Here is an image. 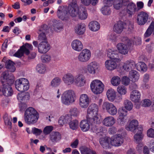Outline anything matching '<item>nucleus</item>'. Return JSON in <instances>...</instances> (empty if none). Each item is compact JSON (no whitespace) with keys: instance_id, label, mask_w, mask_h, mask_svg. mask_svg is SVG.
<instances>
[{"instance_id":"nucleus-1","label":"nucleus","mask_w":154,"mask_h":154,"mask_svg":"<svg viewBox=\"0 0 154 154\" xmlns=\"http://www.w3.org/2000/svg\"><path fill=\"white\" fill-rule=\"evenodd\" d=\"M68 11L70 15L74 17L77 15L81 20H85L88 17V14L85 8H82L79 9L76 0H73L68 7Z\"/></svg>"},{"instance_id":"nucleus-2","label":"nucleus","mask_w":154,"mask_h":154,"mask_svg":"<svg viewBox=\"0 0 154 154\" xmlns=\"http://www.w3.org/2000/svg\"><path fill=\"white\" fill-rule=\"evenodd\" d=\"M98 107L96 104L92 103L89 106L87 109V119L91 125L96 126L100 122L98 116Z\"/></svg>"},{"instance_id":"nucleus-3","label":"nucleus","mask_w":154,"mask_h":154,"mask_svg":"<svg viewBox=\"0 0 154 154\" xmlns=\"http://www.w3.org/2000/svg\"><path fill=\"white\" fill-rule=\"evenodd\" d=\"M24 117L25 123L30 125L37 122L39 118V114L34 108L30 107L26 109Z\"/></svg>"},{"instance_id":"nucleus-4","label":"nucleus","mask_w":154,"mask_h":154,"mask_svg":"<svg viewBox=\"0 0 154 154\" xmlns=\"http://www.w3.org/2000/svg\"><path fill=\"white\" fill-rule=\"evenodd\" d=\"M76 97L75 93L73 90L72 89L66 90L62 94V102L65 105H69L75 101Z\"/></svg>"},{"instance_id":"nucleus-5","label":"nucleus","mask_w":154,"mask_h":154,"mask_svg":"<svg viewBox=\"0 0 154 154\" xmlns=\"http://www.w3.org/2000/svg\"><path fill=\"white\" fill-rule=\"evenodd\" d=\"M122 41L125 43H120L118 44L116 47L119 53L123 55L127 54L128 52L129 48L132 42L127 38H124Z\"/></svg>"},{"instance_id":"nucleus-6","label":"nucleus","mask_w":154,"mask_h":154,"mask_svg":"<svg viewBox=\"0 0 154 154\" xmlns=\"http://www.w3.org/2000/svg\"><path fill=\"white\" fill-rule=\"evenodd\" d=\"M16 89L20 92L27 91L29 88V83L27 79L22 78L17 79L15 82Z\"/></svg>"},{"instance_id":"nucleus-7","label":"nucleus","mask_w":154,"mask_h":154,"mask_svg":"<svg viewBox=\"0 0 154 154\" xmlns=\"http://www.w3.org/2000/svg\"><path fill=\"white\" fill-rule=\"evenodd\" d=\"M90 87L92 92L97 94L102 92L104 89V85L100 80L95 79L91 83Z\"/></svg>"},{"instance_id":"nucleus-8","label":"nucleus","mask_w":154,"mask_h":154,"mask_svg":"<svg viewBox=\"0 0 154 154\" xmlns=\"http://www.w3.org/2000/svg\"><path fill=\"white\" fill-rule=\"evenodd\" d=\"M77 56L79 61L82 63L88 62L91 56V52L89 50L85 48L82 50Z\"/></svg>"},{"instance_id":"nucleus-9","label":"nucleus","mask_w":154,"mask_h":154,"mask_svg":"<svg viewBox=\"0 0 154 154\" xmlns=\"http://www.w3.org/2000/svg\"><path fill=\"white\" fill-rule=\"evenodd\" d=\"M103 109L111 116L116 115L117 109L116 106L112 103L104 102L102 105Z\"/></svg>"},{"instance_id":"nucleus-10","label":"nucleus","mask_w":154,"mask_h":154,"mask_svg":"<svg viewBox=\"0 0 154 154\" xmlns=\"http://www.w3.org/2000/svg\"><path fill=\"white\" fill-rule=\"evenodd\" d=\"M32 46L31 45L26 43L24 45L22 46L20 49L14 55L18 57H20L23 56L24 53L28 55L29 53V50H32Z\"/></svg>"},{"instance_id":"nucleus-11","label":"nucleus","mask_w":154,"mask_h":154,"mask_svg":"<svg viewBox=\"0 0 154 154\" xmlns=\"http://www.w3.org/2000/svg\"><path fill=\"white\" fill-rule=\"evenodd\" d=\"M149 15L148 14L143 11L139 12L137 15L136 22L140 26L144 25L147 21Z\"/></svg>"},{"instance_id":"nucleus-12","label":"nucleus","mask_w":154,"mask_h":154,"mask_svg":"<svg viewBox=\"0 0 154 154\" xmlns=\"http://www.w3.org/2000/svg\"><path fill=\"white\" fill-rule=\"evenodd\" d=\"M1 82L2 84H12L14 82V77L12 74H9L7 71L3 72L1 77Z\"/></svg>"},{"instance_id":"nucleus-13","label":"nucleus","mask_w":154,"mask_h":154,"mask_svg":"<svg viewBox=\"0 0 154 154\" xmlns=\"http://www.w3.org/2000/svg\"><path fill=\"white\" fill-rule=\"evenodd\" d=\"M123 142V139L121 135L117 134L112 136L110 138V143L115 146H120Z\"/></svg>"},{"instance_id":"nucleus-14","label":"nucleus","mask_w":154,"mask_h":154,"mask_svg":"<svg viewBox=\"0 0 154 154\" xmlns=\"http://www.w3.org/2000/svg\"><path fill=\"white\" fill-rule=\"evenodd\" d=\"M40 41L42 42L39 44L38 46V51L41 53H45L50 49L49 44L47 41L46 39Z\"/></svg>"},{"instance_id":"nucleus-15","label":"nucleus","mask_w":154,"mask_h":154,"mask_svg":"<svg viewBox=\"0 0 154 154\" xmlns=\"http://www.w3.org/2000/svg\"><path fill=\"white\" fill-rule=\"evenodd\" d=\"M138 126V122L136 119H133L130 121L128 125L125 126V128L128 131H130L133 132H134L136 130L140 129V127H142L140 126Z\"/></svg>"},{"instance_id":"nucleus-16","label":"nucleus","mask_w":154,"mask_h":154,"mask_svg":"<svg viewBox=\"0 0 154 154\" xmlns=\"http://www.w3.org/2000/svg\"><path fill=\"white\" fill-rule=\"evenodd\" d=\"M75 78L73 74L68 73L64 75L62 78V80L66 85L69 86L74 83Z\"/></svg>"},{"instance_id":"nucleus-17","label":"nucleus","mask_w":154,"mask_h":154,"mask_svg":"<svg viewBox=\"0 0 154 154\" xmlns=\"http://www.w3.org/2000/svg\"><path fill=\"white\" fill-rule=\"evenodd\" d=\"M90 103V99L88 95L85 94H81L79 97V105L82 108H86Z\"/></svg>"},{"instance_id":"nucleus-18","label":"nucleus","mask_w":154,"mask_h":154,"mask_svg":"<svg viewBox=\"0 0 154 154\" xmlns=\"http://www.w3.org/2000/svg\"><path fill=\"white\" fill-rule=\"evenodd\" d=\"M99 64L96 62H92L87 66V70L90 74H95L99 68Z\"/></svg>"},{"instance_id":"nucleus-19","label":"nucleus","mask_w":154,"mask_h":154,"mask_svg":"<svg viewBox=\"0 0 154 154\" xmlns=\"http://www.w3.org/2000/svg\"><path fill=\"white\" fill-rule=\"evenodd\" d=\"M72 48L74 51L80 52L83 50L84 48L82 42L79 39H76L73 40L71 44Z\"/></svg>"},{"instance_id":"nucleus-20","label":"nucleus","mask_w":154,"mask_h":154,"mask_svg":"<svg viewBox=\"0 0 154 154\" xmlns=\"http://www.w3.org/2000/svg\"><path fill=\"white\" fill-rule=\"evenodd\" d=\"M75 84L80 87L84 86L86 83L85 77L82 74H79L75 78Z\"/></svg>"},{"instance_id":"nucleus-21","label":"nucleus","mask_w":154,"mask_h":154,"mask_svg":"<svg viewBox=\"0 0 154 154\" xmlns=\"http://www.w3.org/2000/svg\"><path fill=\"white\" fill-rule=\"evenodd\" d=\"M136 66L135 62L132 60H129L126 61L122 67L123 69L127 72H129L134 69Z\"/></svg>"},{"instance_id":"nucleus-22","label":"nucleus","mask_w":154,"mask_h":154,"mask_svg":"<svg viewBox=\"0 0 154 154\" xmlns=\"http://www.w3.org/2000/svg\"><path fill=\"white\" fill-rule=\"evenodd\" d=\"M48 29V26L46 24H43L41 26L38 32L39 35L38 38L39 40H42L46 39L45 33Z\"/></svg>"},{"instance_id":"nucleus-23","label":"nucleus","mask_w":154,"mask_h":154,"mask_svg":"<svg viewBox=\"0 0 154 154\" xmlns=\"http://www.w3.org/2000/svg\"><path fill=\"white\" fill-rule=\"evenodd\" d=\"M116 123V120L112 116H108L103 119L102 123L103 125L107 127L113 126Z\"/></svg>"},{"instance_id":"nucleus-24","label":"nucleus","mask_w":154,"mask_h":154,"mask_svg":"<svg viewBox=\"0 0 154 154\" xmlns=\"http://www.w3.org/2000/svg\"><path fill=\"white\" fill-rule=\"evenodd\" d=\"M107 54L108 57L110 59L115 60V61H120L119 53L117 50L109 49L107 51Z\"/></svg>"},{"instance_id":"nucleus-25","label":"nucleus","mask_w":154,"mask_h":154,"mask_svg":"<svg viewBox=\"0 0 154 154\" xmlns=\"http://www.w3.org/2000/svg\"><path fill=\"white\" fill-rule=\"evenodd\" d=\"M119 61H115L112 59L106 60L105 63V66L107 69L112 70L116 68L117 66V63Z\"/></svg>"},{"instance_id":"nucleus-26","label":"nucleus","mask_w":154,"mask_h":154,"mask_svg":"<svg viewBox=\"0 0 154 154\" xmlns=\"http://www.w3.org/2000/svg\"><path fill=\"white\" fill-rule=\"evenodd\" d=\"M140 92L137 90H134L131 93L130 99L132 101L135 103L138 102L140 100Z\"/></svg>"},{"instance_id":"nucleus-27","label":"nucleus","mask_w":154,"mask_h":154,"mask_svg":"<svg viewBox=\"0 0 154 154\" xmlns=\"http://www.w3.org/2000/svg\"><path fill=\"white\" fill-rule=\"evenodd\" d=\"M11 85L7 83L3 84L4 95L9 97L11 96L13 94V91L11 86Z\"/></svg>"},{"instance_id":"nucleus-28","label":"nucleus","mask_w":154,"mask_h":154,"mask_svg":"<svg viewBox=\"0 0 154 154\" xmlns=\"http://www.w3.org/2000/svg\"><path fill=\"white\" fill-rule=\"evenodd\" d=\"M67 11L66 8L60 7L59 8L57 11L58 17L62 20H66L67 17Z\"/></svg>"},{"instance_id":"nucleus-29","label":"nucleus","mask_w":154,"mask_h":154,"mask_svg":"<svg viewBox=\"0 0 154 154\" xmlns=\"http://www.w3.org/2000/svg\"><path fill=\"white\" fill-rule=\"evenodd\" d=\"M61 138L60 134L57 132H53L50 134L49 140L52 143H57L60 140Z\"/></svg>"},{"instance_id":"nucleus-30","label":"nucleus","mask_w":154,"mask_h":154,"mask_svg":"<svg viewBox=\"0 0 154 154\" xmlns=\"http://www.w3.org/2000/svg\"><path fill=\"white\" fill-rule=\"evenodd\" d=\"M17 98L20 102L24 103L29 100L30 95L28 92L20 93L18 94Z\"/></svg>"},{"instance_id":"nucleus-31","label":"nucleus","mask_w":154,"mask_h":154,"mask_svg":"<svg viewBox=\"0 0 154 154\" xmlns=\"http://www.w3.org/2000/svg\"><path fill=\"white\" fill-rule=\"evenodd\" d=\"M110 138L105 137H104L100 138L99 140L101 146L105 149L109 148V142Z\"/></svg>"},{"instance_id":"nucleus-32","label":"nucleus","mask_w":154,"mask_h":154,"mask_svg":"<svg viewBox=\"0 0 154 154\" xmlns=\"http://www.w3.org/2000/svg\"><path fill=\"white\" fill-rule=\"evenodd\" d=\"M137 8L136 5L132 2H130L127 8V12L130 15H132L137 11Z\"/></svg>"},{"instance_id":"nucleus-33","label":"nucleus","mask_w":154,"mask_h":154,"mask_svg":"<svg viewBox=\"0 0 154 154\" xmlns=\"http://www.w3.org/2000/svg\"><path fill=\"white\" fill-rule=\"evenodd\" d=\"M129 77L133 82H137L139 79L140 75L139 72L135 70H131L129 73Z\"/></svg>"},{"instance_id":"nucleus-34","label":"nucleus","mask_w":154,"mask_h":154,"mask_svg":"<svg viewBox=\"0 0 154 154\" xmlns=\"http://www.w3.org/2000/svg\"><path fill=\"white\" fill-rule=\"evenodd\" d=\"M85 25L83 23L77 24L75 28V32L78 34L83 35L85 31Z\"/></svg>"},{"instance_id":"nucleus-35","label":"nucleus","mask_w":154,"mask_h":154,"mask_svg":"<svg viewBox=\"0 0 154 154\" xmlns=\"http://www.w3.org/2000/svg\"><path fill=\"white\" fill-rule=\"evenodd\" d=\"M106 95L108 100L111 102L114 101L116 98V92L114 89L110 88L107 90Z\"/></svg>"},{"instance_id":"nucleus-36","label":"nucleus","mask_w":154,"mask_h":154,"mask_svg":"<svg viewBox=\"0 0 154 154\" xmlns=\"http://www.w3.org/2000/svg\"><path fill=\"white\" fill-rule=\"evenodd\" d=\"M143 128L140 127V129H139L138 132H137L134 136V141L137 143H138L143 139V135L142 133Z\"/></svg>"},{"instance_id":"nucleus-37","label":"nucleus","mask_w":154,"mask_h":154,"mask_svg":"<svg viewBox=\"0 0 154 154\" xmlns=\"http://www.w3.org/2000/svg\"><path fill=\"white\" fill-rule=\"evenodd\" d=\"M89 29L93 31H96L98 30L100 28V25L96 21H92L90 22L88 25Z\"/></svg>"},{"instance_id":"nucleus-38","label":"nucleus","mask_w":154,"mask_h":154,"mask_svg":"<svg viewBox=\"0 0 154 154\" xmlns=\"http://www.w3.org/2000/svg\"><path fill=\"white\" fill-rule=\"evenodd\" d=\"M52 26L54 30L58 32L63 29L62 23L55 20L53 21Z\"/></svg>"},{"instance_id":"nucleus-39","label":"nucleus","mask_w":154,"mask_h":154,"mask_svg":"<svg viewBox=\"0 0 154 154\" xmlns=\"http://www.w3.org/2000/svg\"><path fill=\"white\" fill-rule=\"evenodd\" d=\"M123 29V25L121 21H119L116 23L113 28L114 32L118 33H120L122 32Z\"/></svg>"},{"instance_id":"nucleus-40","label":"nucleus","mask_w":154,"mask_h":154,"mask_svg":"<svg viewBox=\"0 0 154 154\" xmlns=\"http://www.w3.org/2000/svg\"><path fill=\"white\" fill-rule=\"evenodd\" d=\"M89 121L86 120H82L80 123V126L82 131L85 132L88 131L90 128Z\"/></svg>"},{"instance_id":"nucleus-41","label":"nucleus","mask_w":154,"mask_h":154,"mask_svg":"<svg viewBox=\"0 0 154 154\" xmlns=\"http://www.w3.org/2000/svg\"><path fill=\"white\" fill-rule=\"evenodd\" d=\"M135 67L137 70L140 71L145 72L147 69L146 65L144 63L142 62H139L136 64Z\"/></svg>"},{"instance_id":"nucleus-42","label":"nucleus","mask_w":154,"mask_h":154,"mask_svg":"<svg viewBox=\"0 0 154 154\" xmlns=\"http://www.w3.org/2000/svg\"><path fill=\"white\" fill-rule=\"evenodd\" d=\"M5 66L6 68L8 69L11 72H13L16 69L14 63L10 60H8L6 61Z\"/></svg>"},{"instance_id":"nucleus-43","label":"nucleus","mask_w":154,"mask_h":154,"mask_svg":"<svg viewBox=\"0 0 154 154\" xmlns=\"http://www.w3.org/2000/svg\"><path fill=\"white\" fill-rule=\"evenodd\" d=\"M80 149L82 154H97L94 151L85 146L81 147Z\"/></svg>"},{"instance_id":"nucleus-44","label":"nucleus","mask_w":154,"mask_h":154,"mask_svg":"<svg viewBox=\"0 0 154 154\" xmlns=\"http://www.w3.org/2000/svg\"><path fill=\"white\" fill-rule=\"evenodd\" d=\"M5 123L6 125L9 127V128L11 129L12 127L11 126V117L7 113L4 114L3 117Z\"/></svg>"},{"instance_id":"nucleus-45","label":"nucleus","mask_w":154,"mask_h":154,"mask_svg":"<svg viewBox=\"0 0 154 154\" xmlns=\"http://www.w3.org/2000/svg\"><path fill=\"white\" fill-rule=\"evenodd\" d=\"M123 0H114L112 2L114 8L116 10H119L123 6Z\"/></svg>"},{"instance_id":"nucleus-46","label":"nucleus","mask_w":154,"mask_h":154,"mask_svg":"<svg viewBox=\"0 0 154 154\" xmlns=\"http://www.w3.org/2000/svg\"><path fill=\"white\" fill-rule=\"evenodd\" d=\"M61 82V79L60 78L56 77L52 80L51 82L50 85L53 87H56L58 86Z\"/></svg>"},{"instance_id":"nucleus-47","label":"nucleus","mask_w":154,"mask_h":154,"mask_svg":"<svg viewBox=\"0 0 154 154\" xmlns=\"http://www.w3.org/2000/svg\"><path fill=\"white\" fill-rule=\"evenodd\" d=\"M69 124L70 128L72 130L77 129L79 127V122L76 120L71 121Z\"/></svg>"},{"instance_id":"nucleus-48","label":"nucleus","mask_w":154,"mask_h":154,"mask_svg":"<svg viewBox=\"0 0 154 154\" xmlns=\"http://www.w3.org/2000/svg\"><path fill=\"white\" fill-rule=\"evenodd\" d=\"M124 106L125 109L128 110H131L133 107V104L131 102L128 100H126L124 102Z\"/></svg>"},{"instance_id":"nucleus-49","label":"nucleus","mask_w":154,"mask_h":154,"mask_svg":"<svg viewBox=\"0 0 154 154\" xmlns=\"http://www.w3.org/2000/svg\"><path fill=\"white\" fill-rule=\"evenodd\" d=\"M104 6L102 8L101 11L102 13L104 15H109L111 14V11L109 7L107 5H104Z\"/></svg>"},{"instance_id":"nucleus-50","label":"nucleus","mask_w":154,"mask_h":154,"mask_svg":"<svg viewBox=\"0 0 154 154\" xmlns=\"http://www.w3.org/2000/svg\"><path fill=\"white\" fill-rule=\"evenodd\" d=\"M118 92L121 95H125L127 92V89L123 85H119L117 89Z\"/></svg>"},{"instance_id":"nucleus-51","label":"nucleus","mask_w":154,"mask_h":154,"mask_svg":"<svg viewBox=\"0 0 154 154\" xmlns=\"http://www.w3.org/2000/svg\"><path fill=\"white\" fill-rule=\"evenodd\" d=\"M121 79L118 76L113 77L111 80L112 84L114 86H117L120 83Z\"/></svg>"},{"instance_id":"nucleus-52","label":"nucleus","mask_w":154,"mask_h":154,"mask_svg":"<svg viewBox=\"0 0 154 154\" xmlns=\"http://www.w3.org/2000/svg\"><path fill=\"white\" fill-rule=\"evenodd\" d=\"M36 69L39 73L41 74L44 73L46 70L45 66L42 64L38 65Z\"/></svg>"},{"instance_id":"nucleus-53","label":"nucleus","mask_w":154,"mask_h":154,"mask_svg":"<svg viewBox=\"0 0 154 154\" xmlns=\"http://www.w3.org/2000/svg\"><path fill=\"white\" fill-rule=\"evenodd\" d=\"M53 127L51 126H48L45 128L43 132L45 135L49 134L53 130Z\"/></svg>"},{"instance_id":"nucleus-54","label":"nucleus","mask_w":154,"mask_h":154,"mask_svg":"<svg viewBox=\"0 0 154 154\" xmlns=\"http://www.w3.org/2000/svg\"><path fill=\"white\" fill-rule=\"evenodd\" d=\"M125 116H119L117 119L118 124L121 125H123L126 122V119H125Z\"/></svg>"},{"instance_id":"nucleus-55","label":"nucleus","mask_w":154,"mask_h":154,"mask_svg":"<svg viewBox=\"0 0 154 154\" xmlns=\"http://www.w3.org/2000/svg\"><path fill=\"white\" fill-rule=\"evenodd\" d=\"M129 77L126 76H123L122 79V84L125 86L128 85L130 83V79Z\"/></svg>"},{"instance_id":"nucleus-56","label":"nucleus","mask_w":154,"mask_h":154,"mask_svg":"<svg viewBox=\"0 0 154 154\" xmlns=\"http://www.w3.org/2000/svg\"><path fill=\"white\" fill-rule=\"evenodd\" d=\"M127 111L123 107L120 108L118 110L119 116H125L127 114Z\"/></svg>"},{"instance_id":"nucleus-57","label":"nucleus","mask_w":154,"mask_h":154,"mask_svg":"<svg viewBox=\"0 0 154 154\" xmlns=\"http://www.w3.org/2000/svg\"><path fill=\"white\" fill-rule=\"evenodd\" d=\"M41 59L43 62H47L51 60V57L47 55H44L42 56Z\"/></svg>"},{"instance_id":"nucleus-58","label":"nucleus","mask_w":154,"mask_h":154,"mask_svg":"<svg viewBox=\"0 0 154 154\" xmlns=\"http://www.w3.org/2000/svg\"><path fill=\"white\" fill-rule=\"evenodd\" d=\"M151 102L149 100L145 99L143 101L142 106L145 107H148L151 105Z\"/></svg>"},{"instance_id":"nucleus-59","label":"nucleus","mask_w":154,"mask_h":154,"mask_svg":"<svg viewBox=\"0 0 154 154\" xmlns=\"http://www.w3.org/2000/svg\"><path fill=\"white\" fill-rule=\"evenodd\" d=\"M64 121V122L65 123L69 122L71 121L72 120V118L71 116L70 115H67L65 116L62 117Z\"/></svg>"},{"instance_id":"nucleus-60","label":"nucleus","mask_w":154,"mask_h":154,"mask_svg":"<svg viewBox=\"0 0 154 154\" xmlns=\"http://www.w3.org/2000/svg\"><path fill=\"white\" fill-rule=\"evenodd\" d=\"M71 115L74 116H77L79 114V112L77 108H74L71 109L70 110Z\"/></svg>"},{"instance_id":"nucleus-61","label":"nucleus","mask_w":154,"mask_h":154,"mask_svg":"<svg viewBox=\"0 0 154 154\" xmlns=\"http://www.w3.org/2000/svg\"><path fill=\"white\" fill-rule=\"evenodd\" d=\"M152 33V32L149 26L144 34V37L147 38L149 37L151 35Z\"/></svg>"},{"instance_id":"nucleus-62","label":"nucleus","mask_w":154,"mask_h":154,"mask_svg":"<svg viewBox=\"0 0 154 154\" xmlns=\"http://www.w3.org/2000/svg\"><path fill=\"white\" fill-rule=\"evenodd\" d=\"M147 134L149 137H154V130L152 128L149 129L147 131Z\"/></svg>"},{"instance_id":"nucleus-63","label":"nucleus","mask_w":154,"mask_h":154,"mask_svg":"<svg viewBox=\"0 0 154 154\" xmlns=\"http://www.w3.org/2000/svg\"><path fill=\"white\" fill-rule=\"evenodd\" d=\"M117 131L116 128L114 127L109 128L108 130L109 133L111 134H115L117 132Z\"/></svg>"},{"instance_id":"nucleus-64","label":"nucleus","mask_w":154,"mask_h":154,"mask_svg":"<svg viewBox=\"0 0 154 154\" xmlns=\"http://www.w3.org/2000/svg\"><path fill=\"white\" fill-rule=\"evenodd\" d=\"M137 11H138L140 9H142L144 7V4L143 2L141 1L137 2Z\"/></svg>"}]
</instances>
